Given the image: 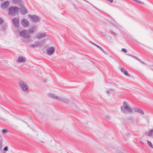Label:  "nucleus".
<instances>
[{
    "instance_id": "nucleus-19",
    "label": "nucleus",
    "mask_w": 153,
    "mask_h": 153,
    "mask_svg": "<svg viewBox=\"0 0 153 153\" xmlns=\"http://www.w3.org/2000/svg\"><path fill=\"white\" fill-rule=\"evenodd\" d=\"M105 92L108 94H113L114 93V90L113 89H109L105 91Z\"/></svg>"
},
{
    "instance_id": "nucleus-34",
    "label": "nucleus",
    "mask_w": 153,
    "mask_h": 153,
    "mask_svg": "<svg viewBox=\"0 0 153 153\" xmlns=\"http://www.w3.org/2000/svg\"><path fill=\"white\" fill-rule=\"evenodd\" d=\"M90 42L91 44H93V45H95V43H94L93 42H91V41H90V42Z\"/></svg>"
},
{
    "instance_id": "nucleus-8",
    "label": "nucleus",
    "mask_w": 153,
    "mask_h": 153,
    "mask_svg": "<svg viewBox=\"0 0 153 153\" xmlns=\"http://www.w3.org/2000/svg\"><path fill=\"white\" fill-rule=\"evenodd\" d=\"M46 36V33H39L37 34L36 38L39 39L45 37Z\"/></svg>"
},
{
    "instance_id": "nucleus-36",
    "label": "nucleus",
    "mask_w": 153,
    "mask_h": 153,
    "mask_svg": "<svg viewBox=\"0 0 153 153\" xmlns=\"http://www.w3.org/2000/svg\"><path fill=\"white\" fill-rule=\"evenodd\" d=\"M111 33L112 34H114V33H113V32H111Z\"/></svg>"
},
{
    "instance_id": "nucleus-32",
    "label": "nucleus",
    "mask_w": 153,
    "mask_h": 153,
    "mask_svg": "<svg viewBox=\"0 0 153 153\" xmlns=\"http://www.w3.org/2000/svg\"><path fill=\"white\" fill-rule=\"evenodd\" d=\"M99 49L103 52H104V50L101 47H100V48Z\"/></svg>"
},
{
    "instance_id": "nucleus-6",
    "label": "nucleus",
    "mask_w": 153,
    "mask_h": 153,
    "mask_svg": "<svg viewBox=\"0 0 153 153\" xmlns=\"http://www.w3.org/2000/svg\"><path fill=\"white\" fill-rule=\"evenodd\" d=\"M29 16L31 20L33 22H38L40 20V18L36 15H29Z\"/></svg>"
},
{
    "instance_id": "nucleus-18",
    "label": "nucleus",
    "mask_w": 153,
    "mask_h": 153,
    "mask_svg": "<svg viewBox=\"0 0 153 153\" xmlns=\"http://www.w3.org/2000/svg\"><path fill=\"white\" fill-rule=\"evenodd\" d=\"M121 71L126 76H130L129 74L128 73L127 71L124 68H121Z\"/></svg>"
},
{
    "instance_id": "nucleus-35",
    "label": "nucleus",
    "mask_w": 153,
    "mask_h": 153,
    "mask_svg": "<svg viewBox=\"0 0 153 153\" xmlns=\"http://www.w3.org/2000/svg\"><path fill=\"white\" fill-rule=\"evenodd\" d=\"M1 119L3 120L4 121H5V120L3 118H2Z\"/></svg>"
},
{
    "instance_id": "nucleus-24",
    "label": "nucleus",
    "mask_w": 153,
    "mask_h": 153,
    "mask_svg": "<svg viewBox=\"0 0 153 153\" xmlns=\"http://www.w3.org/2000/svg\"><path fill=\"white\" fill-rule=\"evenodd\" d=\"M132 1H135V2L139 4H144V3L143 2H141L140 1H139L138 0H132Z\"/></svg>"
},
{
    "instance_id": "nucleus-22",
    "label": "nucleus",
    "mask_w": 153,
    "mask_h": 153,
    "mask_svg": "<svg viewBox=\"0 0 153 153\" xmlns=\"http://www.w3.org/2000/svg\"><path fill=\"white\" fill-rule=\"evenodd\" d=\"M21 1V0H13L12 2L13 3L16 4L19 3Z\"/></svg>"
},
{
    "instance_id": "nucleus-27",
    "label": "nucleus",
    "mask_w": 153,
    "mask_h": 153,
    "mask_svg": "<svg viewBox=\"0 0 153 153\" xmlns=\"http://www.w3.org/2000/svg\"><path fill=\"white\" fill-rule=\"evenodd\" d=\"M3 150L4 152H6L8 150V147L7 146H5L4 147L3 149Z\"/></svg>"
},
{
    "instance_id": "nucleus-15",
    "label": "nucleus",
    "mask_w": 153,
    "mask_h": 153,
    "mask_svg": "<svg viewBox=\"0 0 153 153\" xmlns=\"http://www.w3.org/2000/svg\"><path fill=\"white\" fill-rule=\"evenodd\" d=\"M48 96L50 97L53 98L58 100L59 97L55 95L54 94L51 93L48 94Z\"/></svg>"
},
{
    "instance_id": "nucleus-31",
    "label": "nucleus",
    "mask_w": 153,
    "mask_h": 153,
    "mask_svg": "<svg viewBox=\"0 0 153 153\" xmlns=\"http://www.w3.org/2000/svg\"><path fill=\"white\" fill-rule=\"evenodd\" d=\"M106 118L108 120H109L110 119V117L109 115H107L106 117Z\"/></svg>"
},
{
    "instance_id": "nucleus-17",
    "label": "nucleus",
    "mask_w": 153,
    "mask_h": 153,
    "mask_svg": "<svg viewBox=\"0 0 153 153\" xmlns=\"http://www.w3.org/2000/svg\"><path fill=\"white\" fill-rule=\"evenodd\" d=\"M146 134L148 136H152L153 135V129L149 130L148 132H146Z\"/></svg>"
},
{
    "instance_id": "nucleus-23",
    "label": "nucleus",
    "mask_w": 153,
    "mask_h": 153,
    "mask_svg": "<svg viewBox=\"0 0 153 153\" xmlns=\"http://www.w3.org/2000/svg\"><path fill=\"white\" fill-rule=\"evenodd\" d=\"M147 143L151 147L153 148V145H152V143L150 141H148Z\"/></svg>"
},
{
    "instance_id": "nucleus-37",
    "label": "nucleus",
    "mask_w": 153,
    "mask_h": 153,
    "mask_svg": "<svg viewBox=\"0 0 153 153\" xmlns=\"http://www.w3.org/2000/svg\"><path fill=\"white\" fill-rule=\"evenodd\" d=\"M0 119H2V118H1V117H0Z\"/></svg>"
},
{
    "instance_id": "nucleus-5",
    "label": "nucleus",
    "mask_w": 153,
    "mask_h": 153,
    "mask_svg": "<svg viewBox=\"0 0 153 153\" xmlns=\"http://www.w3.org/2000/svg\"><path fill=\"white\" fill-rule=\"evenodd\" d=\"M55 51V50L53 47H49L47 48V53L49 56H51L53 55Z\"/></svg>"
},
{
    "instance_id": "nucleus-26",
    "label": "nucleus",
    "mask_w": 153,
    "mask_h": 153,
    "mask_svg": "<svg viewBox=\"0 0 153 153\" xmlns=\"http://www.w3.org/2000/svg\"><path fill=\"white\" fill-rule=\"evenodd\" d=\"M121 51H122L123 52H125V53H126L127 52V50L126 49L124 48H123L122 49Z\"/></svg>"
},
{
    "instance_id": "nucleus-20",
    "label": "nucleus",
    "mask_w": 153,
    "mask_h": 153,
    "mask_svg": "<svg viewBox=\"0 0 153 153\" xmlns=\"http://www.w3.org/2000/svg\"><path fill=\"white\" fill-rule=\"evenodd\" d=\"M21 13L22 14H25L27 13L26 9L23 7H22L20 8Z\"/></svg>"
},
{
    "instance_id": "nucleus-30",
    "label": "nucleus",
    "mask_w": 153,
    "mask_h": 153,
    "mask_svg": "<svg viewBox=\"0 0 153 153\" xmlns=\"http://www.w3.org/2000/svg\"><path fill=\"white\" fill-rule=\"evenodd\" d=\"M2 146H2V143H0V151L1 150Z\"/></svg>"
},
{
    "instance_id": "nucleus-11",
    "label": "nucleus",
    "mask_w": 153,
    "mask_h": 153,
    "mask_svg": "<svg viewBox=\"0 0 153 153\" xmlns=\"http://www.w3.org/2000/svg\"><path fill=\"white\" fill-rule=\"evenodd\" d=\"M10 5V2L8 1H6L1 5V7L3 9H4Z\"/></svg>"
},
{
    "instance_id": "nucleus-25",
    "label": "nucleus",
    "mask_w": 153,
    "mask_h": 153,
    "mask_svg": "<svg viewBox=\"0 0 153 153\" xmlns=\"http://www.w3.org/2000/svg\"><path fill=\"white\" fill-rule=\"evenodd\" d=\"M2 132L4 134H5L7 132V131L6 129H3L2 130Z\"/></svg>"
},
{
    "instance_id": "nucleus-21",
    "label": "nucleus",
    "mask_w": 153,
    "mask_h": 153,
    "mask_svg": "<svg viewBox=\"0 0 153 153\" xmlns=\"http://www.w3.org/2000/svg\"><path fill=\"white\" fill-rule=\"evenodd\" d=\"M128 55L132 57L133 58L135 59H136L138 61H139L140 62L142 63L143 64H145V65H146V63H144V62H143L139 58H138L137 57H136V56H135L134 55H131V54H128Z\"/></svg>"
},
{
    "instance_id": "nucleus-28",
    "label": "nucleus",
    "mask_w": 153,
    "mask_h": 153,
    "mask_svg": "<svg viewBox=\"0 0 153 153\" xmlns=\"http://www.w3.org/2000/svg\"><path fill=\"white\" fill-rule=\"evenodd\" d=\"M3 22V19L0 18V24H1Z\"/></svg>"
},
{
    "instance_id": "nucleus-13",
    "label": "nucleus",
    "mask_w": 153,
    "mask_h": 153,
    "mask_svg": "<svg viewBox=\"0 0 153 153\" xmlns=\"http://www.w3.org/2000/svg\"><path fill=\"white\" fill-rule=\"evenodd\" d=\"M26 61L25 58L23 57L19 56L18 57V59L16 61L17 62L19 63H24Z\"/></svg>"
},
{
    "instance_id": "nucleus-16",
    "label": "nucleus",
    "mask_w": 153,
    "mask_h": 153,
    "mask_svg": "<svg viewBox=\"0 0 153 153\" xmlns=\"http://www.w3.org/2000/svg\"><path fill=\"white\" fill-rule=\"evenodd\" d=\"M133 109L136 112H138L140 114H144L143 111L141 109L137 108H134Z\"/></svg>"
},
{
    "instance_id": "nucleus-4",
    "label": "nucleus",
    "mask_w": 153,
    "mask_h": 153,
    "mask_svg": "<svg viewBox=\"0 0 153 153\" xmlns=\"http://www.w3.org/2000/svg\"><path fill=\"white\" fill-rule=\"evenodd\" d=\"M19 86L22 90L25 92L29 91V87L27 83L23 81H21L19 83Z\"/></svg>"
},
{
    "instance_id": "nucleus-33",
    "label": "nucleus",
    "mask_w": 153,
    "mask_h": 153,
    "mask_svg": "<svg viewBox=\"0 0 153 153\" xmlns=\"http://www.w3.org/2000/svg\"><path fill=\"white\" fill-rule=\"evenodd\" d=\"M95 46H97V48H100V46H99V45H96V44H95Z\"/></svg>"
},
{
    "instance_id": "nucleus-1",
    "label": "nucleus",
    "mask_w": 153,
    "mask_h": 153,
    "mask_svg": "<svg viewBox=\"0 0 153 153\" xmlns=\"http://www.w3.org/2000/svg\"><path fill=\"white\" fill-rule=\"evenodd\" d=\"M19 34L20 36L25 39L22 40L23 42L28 43L30 42L29 39L30 38V36L27 30H23L20 31L19 33Z\"/></svg>"
},
{
    "instance_id": "nucleus-3",
    "label": "nucleus",
    "mask_w": 153,
    "mask_h": 153,
    "mask_svg": "<svg viewBox=\"0 0 153 153\" xmlns=\"http://www.w3.org/2000/svg\"><path fill=\"white\" fill-rule=\"evenodd\" d=\"M19 9L16 7H11L9 9L8 13L11 15H17L19 12Z\"/></svg>"
},
{
    "instance_id": "nucleus-12",
    "label": "nucleus",
    "mask_w": 153,
    "mask_h": 153,
    "mask_svg": "<svg viewBox=\"0 0 153 153\" xmlns=\"http://www.w3.org/2000/svg\"><path fill=\"white\" fill-rule=\"evenodd\" d=\"M37 28L36 26H33L31 28L29 29L27 31L29 34H33L36 31Z\"/></svg>"
},
{
    "instance_id": "nucleus-10",
    "label": "nucleus",
    "mask_w": 153,
    "mask_h": 153,
    "mask_svg": "<svg viewBox=\"0 0 153 153\" xmlns=\"http://www.w3.org/2000/svg\"><path fill=\"white\" fill-rule=\"evenodd\" d=\"M12 21L14 26L16 27H18L19 26V21L18 18H15L12 19Z\"/></svg>"
},
{
    "instance_id": "nucleus-14",
    "label": "nucleus",
    "mask_w": 153,
    "mask_h": 153,
    "mask_svg": "<svg viewBox=\"0 0 153 153\" xmlns=\"http://www.w3.org/2000/svg\"><path fill=\"white\" fill-rule=\"evenodd\" d=\"M58 100L65 103H68L69 101V100L68 99L59 97Z\"/></svg>"
},
{
    "instance_id": "nucleus-29",
    "label": "nucleus",
    "mask_w": 153,
    "mask_h": 153,
    "mask_svg": "<svg viewBox=\"0 0 153 153\" xmlns=\"http://www.w3.org/2000/svg\"><path fill=\"white\" fill-rule=\"evenodd\" d=\"M101 35L103 36H105L106 35V33L104 32H101Z\"/></svg>"
},
{
    "instance_id": "nucleus-2",
    "label": "nucleus",
    "mask_w": 153,
    "mask_h": 153,
    "mask_svg": "<svg viewBox=\"0 0 153 153\" xmlns=\"http://www.w3.org/2000/svg\"><path fill=\"white\" fill-rule=\"evenodd\" d=\"M120 108L122 111L124 113L132 112V109L127 102L124 101L123 102V105L121 106Z\"/></svg>"
},
{
    "instance_id": "nucleus-7",
    "label": "nucleus",
    "mask_w": 153,
    "mask_h": 153,
    "mask_svg": "<svg viewBox=\"0 0 153 153\" xmlns=\"http://www.w3.org/2000/svg\"><path fill=\"white\" fill-rule=\"evenodd\" d=\"M43 43L42 42H39L38 41H36L34 43L30 45V46L32 48H34L39 46H43Z\"/></svg>"
},
{
    "instance_id": "nucleus-9",
    "label": "nucleus",
    "mask_w": 153,
    "mask_h": 153,
    "mask_svg": "<svg viewBox=\"0 0 153 153\" xmlns=\"http://www.w3.org/2000/svg\"><path fill=\"white\" fill-rule=\"evenodd\" d=\"M21 24L25 27H28L30 25L29 22L26 19H23L21 21Z\"/></svg>"
}]
</instances>
